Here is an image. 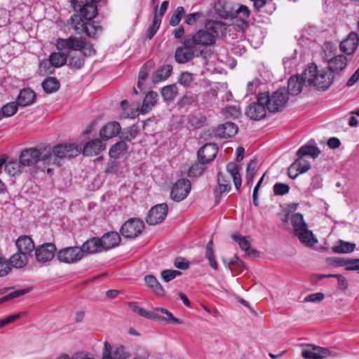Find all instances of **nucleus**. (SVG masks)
<instances>
[{"label": "nucleus", "instance_id": "obj_3", "mask_svg": "<svg viewBox=\"0 0 359 359\" xmlns=\"http://www.w3.org/2000/svg\"><path fill=\"white\" fill-rule=\"evenodd\" d=\"M304 81L309 86L318 89L326 90L332 83L334 76L331 72L324 69L318 70L314 64L309 65L304 72Z\"/></svg>", "mask_w": 359, "mask_h": 359}, {"label": "nucleus", "instance_id": "obj_45", "mask_svg": "<svg viewBox=\"0 0 359 359\" xmlns=\"http://www.w3.org/2000/svg\"><path fill=\"white\" fill-rule=\"evenodd\" d=\"M177 95V87L175 84L166 86L161 90V95L164 100H173Z\"/></svg>", "mask_w": 359, "mask_h": 359}, {"label": "nucleus", "instance_id": "obj_7", "mask_svg": "<svg viewBox=\"0 0 359 359\" xmlns=\"http://www.w3.org/2000/svg\"><path fill=\"white\" fill-rule=\"evenodd\" d=\"M144 227L142 219L130 218L122 225L120 233L125 238H135L142 233Z\"/></svg>", "mask_w": 359, "mask_h": 359}, {"label": "nucleus", "instance_id": "obj_19", "mask_svg": "<svg viewBox=\"0 0 359 359\" xmlns=\"http://www.w3.org/2000/svg\"><path fill=\"white\" fill-rule=\"evenodd\" d=\"M359 38L357 33L351 32L348 36L341 41L340 50L346 55L353 54L358 48Z\"/></svg>", "mask_w": 359, "mask_h": 359}, {"label": "nucleus", "instance_id": "obj_50", "mask_svg": "<svg viewBox=\"0 0 359 359\" xmlns=\"http://www.w3.org/2000/svg\"><path fill=\"white\" fill-rule=\"evenodd\" d=\"M41 159L44 164L48 165H57L60 166V159L55 155V152L48 151L41 156Z\"/></svg>", "mask_w": 359, "mask_h": 359}, {"label": "nucleus", "instance_id": "obj_26", "mask_svg": "<svg viewBox=\"0 0 359 359\" xmlns=\"http://www.w3.org/2000/svg\"><path fill=\"white\" fill-rule=\"evenodd\" d=\"M120 130V124L118 122L114 121L108 123L103 126L100 130V134L103 140H107L119 134Z\"/></svg>", "mask_w": 359, "mask_h": 359}, {"label": "nucleus", "instance_id": "obj_59", "mask_svg": "<svg viewBox=\"0 0 359 359\" xmlns=\"http://www.w3.org/2000/svg\"><path fill=\"white\" fill-rule=\"evenodd\" d=\"M25 313V312H20L18 313L11 315L4 319L0 320V328L20 318L21 317L24 316Z\"/></svg>", "mask_w": 359, "mask_h": 359}, {"label": "nucleus", "instance_id": "obj_54", "mask_svg": "<svg viewBox=\"0 0 359 359\" xmlns=\"http://www.w3.org/2000/svg\"><path fill=\"white\" fill-rule=\"evenodd\" d=\"M184 14V7L178 6L170 19V25L171 26L177 25Z\"/></svg>", "mask_w": 359, "mask_h": 359}, {"label": "nucleus", "instance_id": "obj_27", "mask_svg": "<svg viewBox=\"0 0 359 359\" xmlns=\"http://www.w3.org/2000/svg\"><path fill=\"white\" fill-rule=\"evenodd\" d=\"M311 168L309 163L306 162L300 158L297 160L289 168V176L290 177L294 179L300 173H304Z\"/></svg>", "mask_w": 359, "mask_h": 359}, {"label": "nucleus", "instance_id": "obj_52", "mask_svg": "<svg viewBox=\"0 0 359 359\" xmlns=\"http://www.w3.org/2000/svg\"><path fill=\"white\" fill-rule=\"evenodd\" d=\"M18 104L16 102H10L4 105L0 111L3 117H10L14 115L18 110Z\"/></svg>", "mask_w": 359, "mask_h": 359}, {"label": "nucleus", "instance_id": "obj_2", "mask_svg": "<svg viewBox=\"0 0 359 359\" xmlns=\"http://www.w3.org/2000/svg\"><path fill=\"white\" fill-rule=\"evenodd\" d=\"M86 40L81 37L70 36L68 39H58L56 47L59 51L72 50L82 52L69 55V65L74 69H80L84 64V55L95 54V51L91 46H86Z\"/></svg>", "mask_w": 359, "mask_h": 359}, {"label": "nucleus", "instance_id": "obj_16", "mask_svg": "<svg viewBox=\"0 0 359 359\" xmlns=\"http://www.w3.org/2000/svg\"><path fill=\"white\" fill-rule=\"evenodd\" d=\"M41 151L35 148L23 149L19 156V161L23 166H32L41 159Z\"/></svg>", "mask_w": 359, "mask_h": 359}, {"label": "nucleus", "instance_id": "obj_40", "mask_svg": "<svg viewBox=\"0 0 359 359\" xmlns=\"http://www.w3.org/2000/svg\"><path fill=\"white\" fill-rule=\"evenodd\" d=\"M172 66L171 65H163L154 76V82H159L166 80L172 74Z\"/></svg>", "mask_w": 359, "mask_h": 359}, {"label": "nucleus", "instance_id": "obj_14", "mask_svg": "<svg viewBox=\"0 0 359 359\" xmlns=\"http://www.w3.org/2000/svg\"><path fill=\"white\" fill-rule=\"evenodd\" d=\"M53 151L60 161L77 156L80 154L81 149L74 144H61L55 146L53 148Z\"/></svg>", "mask_w": 359, "mask_h": 359}, {"label": "nucleus", "instance_id": "obj_55", "mask_svg": "<svg viewBox=\"0 0 359 359\" xmlns=\"http://www.w3.org/2000/svg\"><path fill=\"white\" fill-rule=\"evenodd\" d=\"M138 132V126L136 125H133L132 126L125 129L122 133V135L123 137L127 141H131L137 137Z\"/></svg>", "mask_w": 359, "mask_h": 359}, {"label": "nucleus", "instance_id": "obj_53", "mask_svg": "<svg viewBox=\"0 0 359 359\" xmlns=\"http://www.w3.org/2000/svg\"><path fill=\"white\" fill-rule=\"evenodd\" d=\"M145 284L147 285V287L153 290L156 292H158L159 290H163L162 287L158 280L151 275H147L144 278Z\"/></svg>", "mask_w": 359, "mask_h": 359}, {"label": "nucleus", "instance_id": "obj_49", "mask_svg": "<svg viewBox=\"0 0 359 359\" xmlns=\"http://www.w3.org/2000/svg\"><path fill=\"white\" fill-rule=\"evenodd\" d=\"M212 241H210L206 246L205 257L208 260L210 265L214 269H217V263L215 259V252L213 250Z\"/></svg>", "mask_w": 359, "mask_h": 359}, {"label": "nucleus", "instance_id": "obj_48", "mask_svg": "<svg viewBox=\"0 0 359 359\" xmlns=\"http://www.w3.org/2000/svg\"><path fill=\"white\" fill-rule=\"evenodd\" d=\"M55 68V67L53 66L52 62H50L49 58L45 59L40 62L39 66V72L40 74L45 76L47 74H53Z\"/></svg>", "mask_w": 359, "mask_h": 359}, {"label": "nucleus", "instance_id": "obj_25", "mask_svg": "<svg viewBox=\"0 0 359 359\" xmlns=\"http://www.w3.org/2000/svg\"><path fill=\"white\" fill-rule=\"evenodd\" d=\"M105 149V144L102 140L95 139L88 141L83 147V154L85 156H95Z\"/></svg>", "mask_w": 359, "mask_h": 359}, {"label": "nucleus", "instance_id": "obj_31", "mask_svg": "<svg viewBox=\"0 0 359 359\" xmlns=\"http://www.w3.org/2000/svg\"><path fill=\"white\" fill-rule=\"evenodd\" d=\"M36 99V95L33 90L29 88H25L20 90L18 97L17 103L22 107H26L32 104Z\"/></svg>", "mask_w": 359, "mask_h": 359}, {"label": "nucleus", "instance_id": "obj_39", "mask_svg": "<svg viewBox=\"0 0 359 359\" xmlns=\"http://www.w3.org/2000/svg\"><path fill=\"white\" fill-rule=\"evenodd\" d=\"M258 160L257 158L252 159L247 167L246 170V183L251 187L253 183L254 177L257 171Z\"/></svg>", "mask_w": 359, "mask_h": 359}, {"label": "nucleus", "instance_id": "obj_10", "mask_svg": "<svg viewBox=\"0 0 359 359\" xmlns=\"http://www.w3.org/2000/svg\"><path fill=\"white\" fill-rule=\"evenodd\" d=\"M265 102H261V93L257 96V102L250 104L245 109V114L252 120L259 121L266 114Z\"/></svg>", "mask_w": 359, "mask_h": 359}, {"label": "nucleus", "instance_id": "obj_58", "mask_svg": "<svg viewBox=\"0 0 359 359\" xmlns=\"http://www.w3.org/2000/svg\"><path fill=\"white\" fill-rule=\"evenodd\" d=\"M11 266L9 261L0 255V277L7 276L11 271Z\"/></svg>", "mask_w": 359, "mask_h": 359}, {"label": "nucleus", "instance_id": "obj_37", "mask_svg": "<svg viewBox=\"0 0 359 359\" xmlns=\"http://www.w3.org/2000/svg\"><path fill=\"white\" fill-rule=\"evenodd\" d=\"M128 150V145L124 141H120L114 144L109 149V156L114 159L123 156Z\"/></svg>", "mask_w": 359, "mask_h": 359}, {"label": "nucleus", "instance_id": "obj_24", "mask_svg": "<svg viewBox=\"0 0 359 359\" xmlns=\"http://www.w3.org/2000/svg\"><path fill=\"white\" fill-rule=\"evenodd\" d=\"M104 351L109 353L113 359H129L130 353L122 345L112 347L107 341L104 342Z\"/></svg>", "mask_w": 359, "mask_h": 359}, {"label": "nucleus", "instance_id": "obj_41", "mask_svg": "<svg viewBox=\"0 0 359 359\" xmlns=\"http://www.w3.org/2000/svg\"><path fill=\"white\" fill-rule=\"evenodd\" d=\"M206 117L201 112L190 114L188 117L189 123L194 128H199L203 126L206 122Z\"/></svg>", "mask_w": 359, "mask_h": 359}, {"label": "nucleus", "instance_id": "obj_51", "mask_svg": "<svg viewBox=\"0 0 359 359\" xmlns=\"http://www.w3.org/2000/svg\"><path fill=\"white\" fill-rule=\"evenodd\" d=\"M218 189L215 190V192H219L220 194L229 192L231 189V185L229 181L225 179L224 176L219 172L217 177Z\"/></svg>", "mask_w": 359, "mask_h": 359}, {"label": "nucleus", "instance_id": "obj_9", "mask_svg": "<svg viewBox=\"0 0 359 359\" xmlns=\"http://www.w3.org/2000/svg\"><path fill=\"white\" fill-rule=\"evenodd\" d=\"M191 191V182L187 179H180L172 186L170 197L177 202L185 199Z\"/></svg>", "mask_w": 359, "mask_h": 359}, {"label": "nucleus", "instance_id": "obj_62", "mask_svg": "<svg viewBox=\"0 0 359 359\" xmlns=\"http://www.w3.org/2000/svg\"><path fill=\"white\" fill-rule=\"evenodd\" d=\"M192 81L193 74L187 72L182 73L179 78V83L184 86H189L192 82Z\"/></svg>", "mask_w": 359, "mask_h": 359}, {"label": "nucleus", "instance_id": "obj_21", "mask_svg": "<svg viewBox=\"0 0 359 359\" xmlns=\"http://www.w3.org/2000/svg\"><path fill=\"white\" fill-rule=\"evenodd\" d=\"M305 83H307L306 81H304V74L302 76L295 75L292 76L288 80L287 84V95H299L303 88V86Z\"/></svg>", "mask_w": 359, "mask_h": 359}, {"label": "nucleus", "instance_id": "obj_12", "mask_svg": "<svg viewBox=\"0 0 359 359\" xmlns=\"http://www.w3.org/2000/svg\"><path fill=\"white\" fill-rule=\"evenodd\" d=\"M330 355L328 348L313 344L304 345L302 351V356L305 359H325Z\"/></svg>", "mask_w": 359, "mask_h": 359}, {"label": "nucleus", "instance_id": "obj_17", "mask_svg": "<svg viewBox=\"0 0 359 359\" xmlns=\"http://www.w3.org/2000/svg\"><path fill=\"white\" fill-rule=\"evenodd\" d=\"M194 48L191 43L187 44V39L184 41L182 46L178 47L175 53V58L177 63L184 64L194 57Z\"/></svg>", "mask_w": 359, "mask_h": 359}, {"label": "nucleus", "instance_id": "obj_29", "mask_svg": "<svg viewBox=\"0 0 359 359\" xmlns=\"http://www.w3.org/2000/svg\"><path fill=\"white\" fill-rule=\"evenodd\" d=\"M83 255L84 253L93 254L102 251V247L100 238H93L86 241L80 248Z\"/></svg>", "mask_w": 359, "mask_h": 359}, {"label": "nucleus", "instance_id": "obj_4", "mask_svg": "<svg viewBox=\"0 0 359 359\" xmlns=\"http://www.w3.org/2000/svg\"><path fill=\"white\" fill-rule=\"evenodd\" d=\"M290 220L293 227L294 234L299 238L302 243L306 246H313L318 242L313 232L309 230L302 214H293Z\"/></svg>", "mask_w": 359, "mask_h": 359}, {"label": "nucleus", "instance_id": "obj_33", "mask_svg": "<svg viewBox=\"0 0 359 359\" xmlns=\"http://www.w3.org/2000/svg\"><path fill=\"white\" fill-rule=\"evenodd\" d=\"M129 308L135 313H137L139 316L146 318L147 319H161L163 320V318H161V317L154 312L146 310L143 308H141L138 306L137 303L136 302H130L128 304Z\"/></svg>", "mask_w": 359, "mask_h": 359}, {"label": "nucleus", "instance_id": "obj_57", "mask_svg": "<svg viewBox=\"0 0 359 359\" xmlns=\"http://www.w3.org/2000/svg\"><path fill=\"white\" fill-rule=\"evenodd\" d=\"M181 275V272L177 270L166 269L161 273V276L165 282H169Z\"/></svg>", "mask_w": 359, "mask_h": 359}, {"label": "nucleus", "instance_id": "obj_34", "mask_svg": "<svg viewBox=\"0 0 359 359\" xmlns=\"http://www.w3.org/2000/svg\"><path fill=\"white\" fill-rule=\"evenodd\" d=\"M320 154L319 148L314 145L306 144L302 146L297 151V156L299 158H302L305 156H310L313 158H316Z\"/></svg>", "mask_w": 359, "mask_h": 359}, {"label": "nucleus", "instance_id": "obj_44", "mask_svg": "<svg viewBox=\"0 0 359 359\" xmlns=\"http://www.w3.org/2000/svg\"><path fill=\"white\" fill-rule=\"evenodd\" d=\"M42 87L46 93H52L59 89L60 83L55 78L48 77L43 81Z\"/></svg>", "mask_w": 359, "mask_h": 359}, {"label": "nucleus", "instance_id": "obj_64", "mask_svg": "<svg viewBox=\"0 0 359 359\" xmlns=\"http://www.w3.org/2000/svg\"><path fill=\"white\" fill-rule=\"evenodd\" d=\"M345 264H347L346 269L348 270L359 271V259H351L344 261Z\"/></svg>", "mask_w": 359, "mask_h": 359}, {"label": "nucleus", "instance_id": "obj_42", "mask_svg": "<svg viewBox=\"0 0 359 359\" xmlns=\"http://www.w3.org/2000/svg\"><path fill=\"white\" fill-rule=\"evenodd\" d=\"M233 238L238 243L241 249L244 250L248 256L254 255L257 252L255 250L250 248V243L245 237L235 235L233 236Z\"/></svg>", "mask_w": 359, "mask_h": 359}, {"label": "nucleus", "instance_id": "obj_15", "mask_svg": "<svg viewBox=\"0 0 359 359\" xmlns=\"http://www.w3.org/2000/svg\"><path fill=\"white\" fill-rule=\"evenodd\" d=\"M57 249L55 244L46 243L37 247L35 250L36 261L41 263L50 262L53 259Z\"/></svg>", "mask_w": 359, "mask_h": 359}, {"label": "nucleus", "instance_id": "obj_32", "mask_svg": "<svg viewBox=\"0 0 359 359\" xmlns=\"http://www.w3.org/2000/svg\"><path fill=\"white\" fill-rule=\"evenodd\" d=\"M158 95L154 91H150L145 95L141 108L142 114H147L154 107L157 102Z\"/></svg>", "mask_w": 359, "mask_h": 359}, {"label": "nucleus", "instance_id": "obj_30", "mask_svg": "<svg viewBox=\"0 0 359 359\" xmlns=\"http://www.w3.org/2000/svg\"><path fill=\"white\" fill-rule=\"evenodd\" d=\"M208 33L214 36L215 41L219 34H223L226 30V24L222 21L210 20L205 25V29Z\"/></svg>", "mask_w": 359, "mask_h": 359}, {"label": "nucleus", "instance_id": "obj_23", "mask_svg": "<svg viewBox=\"0 0 359 359\" xmlns=\"http://www.w3.org/2000/svg\"><path fill=\"white\" fill-rule=\"evenodd\" d=\"M237 131L238 128L236 124L226 122L218 126L214 130V134L219 138H228L234 136Z\"/></svg>", "mask_w": 359, "mask_h": 359}, {"label": "nucleus", "instance_id": "obj_6", "mask_svg": "<svg viewBox=\"0 0 359 359\" xmlns=\"http://www.w3.org/2000/svg\"><path fill=\"white\" fill-rule=\"evenodd\" d=\"M332 49L335 50L332 43H328L325 45V57L328 62L329 72L332 74L342 71L347 65V58L345 55L340 54L331 57L330 54L327 53V50L331 53Z\"/></svg>", "mask_w": 359, "mask_h": 359}, {"label": "nucleus", "instance_id": "obj_63", "mask_svg": "<svg viewBox=\"0 0 359 359\" xmlns=\"http://www.w3.org/2000/svg\"><path fill=\"white\" fill-rule=\"evenodd\" d=\"M203 13L201 12L192 13L186 16L185 22L187 25H193L202 17Z\"/></svg>", "mask_w": 359, "mask_h": 359}, {"label": "nucleus", "instance_id": "obj_5", "mask_svg": "<svg viewBox=\"0 0 359 359\" xmlns=\"http://www.w3.org/2000/svg\"><path fill=\"white\" fill-rule=\"evenodd\" d=\"M288 100V95L285 88H279L271 95L268 93H261V102H265L266 108L270 112L281 111Z\"/></svg>", "mask_w": 359, "mask_h": 359}, {"label": "nucleus", "instance_id": "obj_11", "mask_svg": "<svg viewBox=\"0 0 359 359\" xmlns=\"http://www.w3.org/2000/svg\"><path fill=\"white\" fill-rule=\"evenodd\" d=\"M168 214V205L166 203L158 204L149 211L146 217V222L149 225H156L164 221Z\"/></svg>", "mask_w": 359, "mask_h": 359}, {"label": "nucleus", "instance_id": "obj_56", "mask_svg": "<svg viewBox=\"0 0 359 359\" xmlns=\"http://www.w3.org/2000/svg\"><path fill=\"white\" fill-rule=\"evenodd\" d=\"M205 164L199 161L198 163L193 165L189 170L188 176L198 177L201 175L205 170Z\"/></svg>", "mask_w": 359, "mask_h": 359}, {"label": "nucleus", "instance_id": "obj_1", "mask_svg": "<svg viewBox=\"0 0 359 359\" xmlns=\"http://www.w3.org/2000/svg\"><path fill=\"white\" fill-rule=\"evenodd\" d=\"M86 0H72V5L80 14L71 17V25L76 34H86L89 37L95 38L102 32V27L92 20L97 15V6L90 3L86 4Z\"/></svg>", "mask_w": 359, "mask_h": 359}, {"label": "nucleus", "instance_id": "obj_20", "mask_svg": "<svg viewBox=\"0 0 359 359\" xmlns=\"http://www.w3.org/2000/svg\"><path fill=\"white\" fill-rule=\"evenodd\" d=\"M217 154V147L214 144H206L198 151V158L201 163H208L212 161Z\"/></svg>", "mask_w": 359, "mask_h": 359}, {"label": "nucleus", "instance_id": "obj_60", "mask_svg": "<svg viewBox=\"0 0 359 359\" xmlns=\"http://www.w3.org/2000/svg\"><path fill=\"white\" fill-rule=\"evenodd\" d=\"M273 189L275 195L283 196L289 192L290 187L287 184L276 183L274 184Z\"/></svg>", "mask_w": 359, "mask_h": 359}, {"label": "nucleus", "instance_id": "obj_35", "mask_svg": "<svg viewBox=\"0 0 359 359\" xmlns=\"http://www.w3.org/2000/svg\"><path fill=\"white\" fill-rule=\"evenodd\" d=\"M226 170L231 175L235 187L238 190L241 186V178L238 172V165L234 162H230L226 165Z\"/></svg>", "mask_w": 359, "mask_h": 359}, {"label": "nucleus", "instance_id": "obj_8", "mask_svg": "<svg viewBox=\"0 0 359 359\" xmlns=\"http://www.w3.org/2000/svg\"><path fill=\"white\" fill-rule=\"evenodd\" d=\"M215 43L214 36L204 29H200L191 38H187V44L191 43L194 48L210 46Z\"/></svg>", "mask_w": 359, "mask_h": 359}, {"label": "nucleus", "instance_id": "obj_46", "mask_svg": "<svg viewBox=\"0 0 359 359\" xmlns=\"http://www.w3.org/2000/svg\"><path fill=\"white\" fill-rule=\"evenodd\" d=\"M49 59L50 60V62H52V64L53 65V66L55 68H58L63 66L66 63L67 60V57L65 53H61L60 51L53 53L52 54H50V55L49 56Z\"/></svg>", "mask_w": 359, "mask_h": 359}, {"label": "nucleus", "instance_id": "obj_43", "mask_svg": "<svg viewBox=\"0 0 359 359\" xmlns=\"http://www.w3.org/2000/svg\"><path fill=\"white\" fill-rule=\"evenodd\" d=\"M355 245L353 243L340 240L338 244L332 247V250L337 253H349L354 250Z\"/></svg>", "mask_w": 359, "mask_h": 359}, {"label": "nucleus", "instance_id": "obj_38", "mask_svg": "<svg viewBox=\"0 0 359 359\" xmlns=\"http://www.w3.org/2000/svg\"><path fill=\"white\" fill-rule=\"evenodd\" d=\"M5 171L8 175L12 177L20 175L22 172V165L20 164V161L18 162L16 160H11L6 163Z\"/></svg>", "mask_w": 359, "mask_h": 359}, {"label": "nucleus", "instance_id": "obj_28", "mask_svg": "<svg viewBox=\"0 0 359 359\" xmlns=\"http://www.w3.org/2000/svg\"><path fill=\"white\" fill-rule=\"evenodd\" d=\"M15 245L19 252L27 255L32 252L35 248L32 239L29 236H20L15 242Z\"/></svg>", "mask_w": 359, "mask_h": 359}, {"label": "nucleus", "instance_id": "obj_22", "mask_svg": "<svg viewBox=\"0 0 359 359\" xmlns=\"http://www.w3.org/2000/svg\"><path fill=\"white\" fill-rule=\"evenodd\" d=\"M103 250H108L118 245L121 241L120 235L116 231L105 233L100 238Z\"/></svg>", "mask_w": 359, "mask_h": 359}, {"label": "nucleus", "instance_id": "obj_61", "mask_svg": "<svg viewBox=\"0 0 359 359\" xmlns=\"http://www.w3.org/2000/svg\"><path fill=\"white\" fill-rule=\"evenodd\" d=\"M197 95L192 93L185 94L180 100V104L182 106H187L193 104L197 102Z\"/></svg>", "mask_w": 359, "mask_h": 359}, {"label": "nucleus", "instance_id": "obj_13", "mask_svg": "<svg viewBox=\"0 0 359 359\" xmlns=\"http://www.w3.org/2000/svg\"><path fill=\"white\" fill-rule=\"evenodd\" d=\"M57 257L62 262L74 263L81 259L83 253L79 247H68L59 250Z\"/></svg>", "mask_w": 359, "mask_h": 359}, {"label": "nucleus", "instance_id": "obj_18", "mask_svg": "<svg viewBox=\"0 0 359 359\" xmlns=\"http://www.w3.org/2000/svg\"><path fill=\"white\" fill-rule=\"evenodd\" d=\"M250 15V11L245 5H239L233 8L229 12H226L223 15L225 18H238L243 25H247Z\"/></svg>", "mask_w": 359, "mask_h": 359}, {"label": "nucleus", "instance_id": "obj_36", "mask_svg": "<svg viewBox=\"0 0 359 359\" xmlns=\"http://www.w3.org/2000/svg\"><path fill=\"white\" fill-rule=\"evenodd\" d=\"M8 261L11 266L21 269L24 267L28 262L27 255L18 251L12 255Z\"/></svg>", "mask_w": 359, "mask_h": 359}, {"label": "nucleus", "instance_id": "obj_47", "mask_svg": "<svg viewBox=\"0 0 359 359\" xmlns=\"http://www.w3.org/2000/svg\"><path fill=\"white\" fill-rule=\"evenodd\" d=\"M161 19L157 13V8H155V14L154 16L153 22L151 25L149 27L147 32V37L149 39H151L156 34L160 27Z\"/></svg>", "mask_w": 359, "mask_h": 359}]
</instances>
